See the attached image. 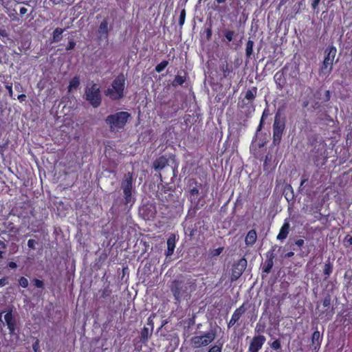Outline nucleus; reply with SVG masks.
<instances>
[{
  "label": "nucleus",
  "mask_w": 352,
  "mask_h": 352,
  "mask_svg": "<svg viewBox=\"0 0 352 352\" xmlns=\"http://www.w3.org/2000/svg\"><path fill=\"white\" fill-rule=\"evenodd\" d=\"M170 289L175 299L180 302L197 289V280L190 275L181 274L171 282Z\"/></svg>",
  "instance_id": "1"
},
{
  "label": "nucleus",
  "mask_w": 352,
  "mask_h": 352,
  "mask_svg": "<svg viewBox=\"0 0 352 352\" xmlns=\"http://www.w3.org/2000/svg\"><path fill=\"white\" fill-rule=\"evenodd\" d=\"M130 117L129 113L119 111L108 116L105 119V122L111 131H118L124 127Z\"/></svg>",
  "instance_id": "2"
},
{
  "label": "nucleus",
  "mask_w": 352,
  "mask_h": 352,
  "mask_svg": "<svg viewBox=\"0 0 352 352\" xmlns=\"http://www.w3.org/2000/svg\"><path fill=\"white\" fill-rule=\"evenodd\" d=\"M125 78L123 74L118 76L111 86L104 91V94L111 100H119L124 96Z\"/></svg>",
  "instance_id": "3"
},
{
  "label": "nucleus",
  "mask_w": 352,
  "mask_h": 352,
  "mask_svg": "<svg viewBox=\"0 0 352 352\" xmlns=\"http://www.w3.org/2000/svg\"><path fill=\"white\" fill-rule=\"evenodd\" d=\"M121 189L123 191L124 204L132 205L135 201L132 197V193L134 191L132 173H128L124 175L121 182Z\"/></svg>",
  "instance_id": "4"
},
{
  "label": "nucleus",
  "mask_w": 352,
  "mask_h": 352,
  "mask_svg": "<svg viewBox=\"0 0 352 352\" xmlns=\"http://www.w3.org/2000/svg\"><path fill=\"white\" fill-rule=\"evenodd\" d=\"M85 98L93 107H99L102 101L100 86L96 83L87 85L85 91Z\"/></svg>",
  "instance_id": "5"
},
{
  "label": "nucleus",
  "mask_w": 352,
  "mask_h": 352,
  "mask_svg": "<svg viewBox=\"0 0 352 352\" xmlns=\"http://www.w3.org/2000/svg\"><path fill=\"white\" fill-rule=\"evenodd\" d=\"M217 337V331L212 329L201 336H193L190 339V344L194 349L204 347L212 343Z\"/></svg>",
  "instance_id": "6"
},
{
  "label": "nucleus",
  "mask_w": 352,
  "mask_h": 352,
  "mask_svg": "<svg viewBox=\"0 0 352 352\" xmlns=\"http://www.w3.org/2000/svg\"><path fill=\"white\" fill-rule=\"evenodd\" d=\"M285 127L284 119L280 117L279 113H276L273 124V144L274 145L280 144Z\"/></svg>",
  "instance_id": "7"
},
{
  "label": "nucleus",
  "mask_w": 352,
  "mask_h": 352,
  "mask_svg": "<svg viewBox=\"0 0 352 352\" xmlns=\"http://www.w3.org/2000/svg\"><path fill=\"white\" fill-rule=\"evenodd\" d=\"M337 50L334 46H329L326 50L327 55L324 57L321 71L324 73H329L333 68V61L336 55Z\"/></svg>",
  "instance_id": "8"
},
{
  "label": "nucleus",
  "mask_w": 352,
  "mask_h": 352,
  "mask_svg": "<svg viewBox=\"0 0 352 352\" xmlns=\"http://www.w3.org/2000/svg\"><path fill=\"white\" fill-rule=\"evenodd\" d=\"M247 261L245 258H241L234 263L232 266V275H231V280L235 281L245 271L247 267Z\"/></svg>",
  "instance_id": "9"
},
{
  "label": "nucleus",
  "mask_w": 352,
  "mask_h": 352,
  "mask_svg": "<svg viewBox=\"0 0 352 352\" xmlns=\"http://www.w3.org/2000/svg\"><path fill=\"white\" fill-rule=\"evenodd\" d=\"M265 337L261 335L253 337L249 346V351L258 352V351L262 348L263 344L265 343Z\"/></svg>",
  "instance_id": "10"
},
{
  "label": "nucleus",
  "mask_w": 352,
  "mask_h": 352,
  "mask_svg": "<svg viewBox=\"0 0 352 352\" xmlns=\"http://www.w3.org/2000/svg\"><path fill=\"white\" fill-rule=\"evenodd\" d=\"M108 20L104 19L100 24L98 30V36L99 39H107L109 36Z\"/></svg>",
  "instance_id": "11"
},
{
  "label": "nucleus",
  "mask_w": 352,
  "mask_h": 352,
  "mask_svg": "<svg viewBox=\"0 0 352 352\" xmlns=\"http://www.w3.org/2000/svg\"><path fill=\"white\" fill-rule=\"evenodd\" d=\"M4 320L5 322H6L10 333L11 334L14 333L16 328V322L14 318H13L12 311H8L5 314Z\"/></svg>",
  "instance_id": "12"
},
{
  "label": "nucleus",
  "mask_w": 352,
  "mask_h": 352,
  "mask_svg": "<svg viewBox=\"0 0 352 352\" xmlns=\"http://www.w3.org/2000/svg\"><path fill=\"white\" fill-rule=\"evenodd\" d=\"M290 230V224L287 220L285 221L283 225L280 228L278 234L276 239L279 241H284L288 236Z\"/></svg>",
  "instance_id": "13"
},
{
  "label": "nucleus",
  "mask_w": 352,
  "mask_h": 352,
  "mask_svg": "<svg viewBox=\"0 0 352 352\" xmlns=\"http://www.w3.org/2000/svg\"><path fill=\"white\" fill-rule=\"evenodd\" d=\"M245 309L244 308L243 305L236 309L233 313L232 318L228 323V327L234 325L235 323L239 320L241 316L245 313Z\"/></svg>",
  "instance_id": "14"
},
{
  "label": "nucleus",
  "mask_w": 352,
  "mask_h": 352,
  "mask_svg": "<svg viewBox=\"0 0 352 352\" xmlns=\"http://www.w3.org/2000/svg\"><path fill=\"white\" fill-rule=\"evenodd\" d=\"M274 80L278 89L281 90L286 83L284 72L279 71L274 75Z\"/></svg>",
  "instance_id": "15"
},
{
  "label": "nucleus",
  "mask_w": 352,
  "mask_h": 352,
  "mask_svg": "<svg viewBox=\"0 0 352 352\" xmlns=\"http://www.w3.org/2000/svg\"><path fill=\"white\" fill-rule=\"evenodd\" d=\"M175 248V235L171 234L167 239V250L166 252V256H171Z\"/></svg>",
  "instance_id": "16"
},
{
  "label": "nucleus",
  "mask_w": 352,
  "mask_h": 352,
  "mask_svg": "<svg viewBox=\"0 0 352 352\" xmlns=\"http://www.w3.org/2000/svg\"><path fill=\"white\" fill-rule=\"evenodd\" d=\"M168 159L161 156L153 162V167L155 170H162L168 164Z\"/></svg>",
  "instance_id": "17"
},
{
  "label": "nucleus",
  "mask_w": 352,
  "mask_h": 352,
  "mask_svg": "<svg viewBox=\"0 0 352 352\" xmlns=\"http://www.w3.org/2000/svg\"><path fill=\"white\" fill-rule=\"evenodd\" d=\"M257 239V234L254 230H250L245 239V243L247 245H252L255 243Z\"/></svg>",
  "instance_id": "18"
},
{
  "label": "nucleus",
  "mask_w": 352,
  "mask_h": 352,
  "mask_svg": "<svg viewBox=\"0 0 352 352\" xmlns=\"http://www.w3.org/2000/svg\"><path fill=\"white\" fill-rule=\"evenodd\" d=\"M276 248H277V246L276 245H274L272 247V251L268 252V256L270 257L268 261H267V266L265 268L264 270V272H266V273H269L271 270V269L273 267V261L272 259L274 258V252L275 251ZM278 250L280 249V247H278Z\"/></svg>",
  "instance_id": "19"
},
{
  "label": "nucleus",
  "mask_w": 352,
  "mask_h": 352,
  "mask_svg": "<svg viewBox=\"0 0 352 352\" xmlns=\"http://www.w3.org/2000/svg\"><path fill=\"white\" fill-rule=\"evenodd\" d=\"M65 29H61L59 28H56L53 32L52 42L57 43L62 39V34Z\"/></svg>",
  "instance_id": "20"
},
{
  "label": "nucleus",
  "mask_w": 352,
  "mask_h": 352,
  "mask_svg": "<svg viewBox=\"0 0 352 352\" xmlns=\"http://www.w3.org/2000/svg\"><path fill=\"white\" fill-rule=\"evenodd\" d=\"M80 85V79L78 77H74L69 82V85L68 87V91L69 92L73 91V90L76 89Z\"/></svg>",
  "instance_id": "21"
},
{
  "label": "nucleus",
  "mask_w": 352,
  "mask_h": 352,
  "mask_svg": "<svg viewBox=\"0 0 352 352\" xmlns=\"http://www.w3.org/2000/svg\"><path fill=\"white\" fill-rule=\"evenodd\" d=\"M256 92L257 89L256 87H253L246 91L245 98L248 100H254L256 97Z\"/></svg>",
  "instance_id": "22"
},
{
  "label": "nucleus",
  "mask_w": 352,
  "mask_h": 352,
  "mask_svg": "<svg viewBox=\"0 0 352 352\" xmlns=\"http://www.w3.org/2000/svg\"><path fill=\"white\" fill-rule=\"evenodd\" d=\"M320 332L316 331L312 334V344L314 346V349H316L320 345Z\"/></svg>",
  "instance_id": "23"
},
{
  "label": "nucleus",
  "mask_w": 352,
  "mask_h": 352,
  "mask_svg": "<svg viewBox=\"0 0 352 352\" xmlns=\"http://www.w3.org/2000/svg\"><path fill=\"white\" fill-rule=\"evenodd\" d=\"M332 270H333L332 264L330 262L325 263V265L324 266V270H323L324 274L325 275L324 279H327L329 276V275L332 272Z\"/></svg>",
  "instance_id": "24"
},
{
  "label": "nucleus",
  "mask_w": 352,
  "mask_h": 352,
  "mask_svg": "<svg viewBox=\"0 0 352 352\" xmlns=\"http://www.w3.org/2000/svg\"><path fill=\"white\" fill-rule=\"evenodd\" d=\"M254 42L249 40L246 44L245 54L248 57H250L253 52Z\"/></svg>",
  "instance_id": "25"
},
{
  "label": "nucleus",
  "mask_w": 352,
  "mask_h": 352,
  "mask_svg": "<svg viewBox=\"0 0 352 352\" xmlns=\"http://www.w3.org/2000/svg\"><path fill=\"white\" fill-rule=\"evenodd\" d=\"M185 82V78L184 76L177 75L175 76L174 80L172 82L173 86L176 87L177 85H182Z\"/></svg>",
  "instance_id": "26"
},
{
  "label": "nucleus",
  "mask_w": 352,
  "mask_h": 352,
  "mask_svg": "<svg viewBox=\"0 0 352 352\" xmlns=\"http://www.w3.org/2000/svg\"><path fill=\"white\" fill-rule=\"evenodd\" d=\"M167 65H168V61L164 60L155 67V71L157 72H161L166 68V67Z\"/></svg>",
  "instance_id": "27"
},
{
  "label": "nucleus",
  "mask_w": 352,
  "mask_h": 352,
  "mask_svg": "<svg viewBox=\"0 0 352 352\" xmlns=\"http://www.w3.org/2000/svg\"><path fill=\"white\" fill-rule=\"evenodd\" d=\"M190 199L191 201H195L197 199V195L199 194V190L197 188H193L190 190Z\"/></svg>",
  "instance_id": "28"
},
{
  "label": "nucleus",
  "mask_w": 352,
  "mask_h": 352,
  "mask_svg": "<svg viewBox=\"0 0 352 352\" xmlns=\"http://www.w3.org/2000/svg\"><path fill=\"white\" fill-rule=\"evenodd\" d=\"M185 17H186V10L185 9H183L181 11L179 19V25L180 26H182L185 22Z\"/></svg>",
  "instance_id": "29"
},
{
  "label": "nucleus",
  "mask_w": 352,
  "mask_h": 352,
  "mask_svg": "<svg viewBox=\"0 0 352 352\" xmlns=\"http://www.w3.org/2000/svg\"><path fill=\"white\" fill-rule=\"evenodd\" d=\"M234 36V32L230 30H227L225 32V37L228 40V42H230L232 41Z\"/></svg>",
  "instance_id": "30"
},
{
  "label": "nucleus",
  "mask_w": 352,
  "mask_h": 352,
  "mask_svg": "<svg viewBox=\"0 0 352 352\" xmlns=\"http://www.w3.org/2000/svg\"><path fill=\"white\" fill-rule=\"evenodd\" d=\"M254 330H255V332L257 333H263L265 331V325L258 323V324H256Z\"/></svg>",
  "instance_id": "31"
},
{
  "label": "nucleus",
  "mask_w": 352,
  "mask_h": 352,
  "mask_svg": "<svg viewBox=\"0 0 352 352\" xmlns=\"http://www.w3.org/2000/svg\"><path fill=\"white\" fill-rule=\"evenodd\" d=\"M223 248H217V249H214L211 252H210V255L214 257V256H218L223 251Z\"/></svg>",
  "instance_id": "32"
},
{
  "label": "nucleus",
  "mask_w": 352,
  "mask_h": 352,
  "mask_svg": "<svg viewBox=\"0 0 352 352\" xmlns=\"http://www.w3.org/2000/svg\"><path fill=\"white\" fill-rule=\"evenodd\" d=\"M19 285L24 288L27 287L28 286V279L25 277H21L19 279Z\"/></svg>",
  "instance_id": "33"
},
{
  "label": "nucleus",
  "mask_w": 352,
  "mask_h": 352,
  "mask_svg": "<svg viewBox=\"0 0 352 352\" xmlns=\"http://www.w3.org/2000/svg\"><path fill=\"white\" fill-rule=\"evenodd\" d=\"M281 345H280V342L278 340H274L272 344H271V347L274 349V350H278L280 348Z\"/></svg>",
  "instance_id": "34"
},
{
  "label": "nucleus",
  "mask_w": 352,
  "mask_h": 352,
  "mask_svg": "<svg viewBox=\"0 0 352 352\" xmlns=\"http://www.w3.org/2000/svg\"><path fill=\"white\" fill-rule=\"evenodd\" d=\"M331 305V298L329 296H326L323 301H322V305L324 307H329Z\"/></svg>",
  "instance_id": "35"
},
{
  "label": "nucleus",
  "mask_w": 352,
  "mask_h": 352,
  "mask_svg": "<svg viewBox=\"0 0 352 352\" xmlns=\"http://www.w3.org/2000/svg\"><path fill=\"white\" fill-rule=\"evenodd\" d=\"M36 244H37V242L34 239H29L28 241V246L32 250L36 249Z\"/></svg>",
  "instance_id": "36"
},
{
  "label": "nucleus",
  "mask_w": 352,
  "mask_h": 352,
  "mask_svg": "<svg viewBox=\"0 0 352 352\" xmlns=\"http://www.w3.org/2000/svg\"><path fill=\"white\" fill-rule=\"evenodd\" d=\"M208 352H221V346L214 345L209 349Z\"/></svg>",
  "instance_id": "37"
},
{
  "label": "nucleus",
  "mask_w": 352,
  "mask_h": 352,
  "mask_svg": "<svg viewBox=\"0 0 352 352\" xmlns=\"http://www.w3.org/2000/svg\"><path fill=\"white\" fill-rule=\"evenodd\" d=\"M34 285L38 288H42L44 285L43 282L38 279H34Z\"/></svg>",
  "instance_id": "38"
},
{
  "label": "nucleus",
  "mask_w": 352,
  "mask_h": 352,
  "mask_svg": "<svg viewBox=\"0 0 352 352\" xmlns=\"http://www.w3.org/2000/svg\"><path fill=\"white\" fill-rule=\"evenodd\" d=\"M148 336V329L147 327H144L142 331V338L144 339H147Z\"/></svg>",
  "instance_id": "39"
},
{
  "label": "nucleus",
  "mask_w": 352,
  "mask_h": 352,
  "mask_svg": "<svg viewBox=\"0 0 352 352\" xmlns=\"http://www.w3.org/2000/svg\"><path fill=\"white\" fill-rule=\"evenodd\" d=\"M76 46V43L73 41H70L68 43V45L66 47L67 50H73Z\"/></svg>",
  "instance_id": "40"
},
{
  "label": "nucleus",
  "mask_w": 352,
  "mask_h": 352,
  "mask_svg": "<svg viewBox=\"0 0 352 352\" xmlns=\"http://www.w3.org/2000/svg\"><path fill=\"white\" fill-rule=\"evenodd\" d=\"M33 350L34 352H38L39 350V342L36 340L32 345Z\"/></svg>",
  "instance_id": "41"
},
{
  "label": "nucleus",
  "mask_w": 352,
  "mask_h": 352,
  "mask_svg": "<svg viewBox=\"0 0 352 352\" xmlns=\"http://www.w3.org/2000/svg\"><path fill=\"white\" fill-rule=\"evenodd\" d=\"M295 244L299 248H300L303 246V245L305 244V241L303 239H298L295 241Z\"/></svg>",
  "instance_id": "42"
},
{
  "label": "nucleus",
  "mask_w": 352,
  "mask_h": 352,
  "mask_svg": "<svg viewBox=\"0 0 352 352\" xmlns=\"http://www.w3.org/2000/svg\"><path fill=\"white\" fill-rule=\"evenodd\" d=\"M0 36L3 37H8V34L6 30L0 29Z\"/></svg>",
  "instance_id": "43"
},
{
  "label": "nucleus",
  "mask_w": 352,
  "mask_h": 352,
  "mask_svg": "<svg viewBox=\"0 0 352 352\" xmlns=\"http://www.w3.org/2000/svg\"><path fill=\"white\" fill-rule=\"evenodd\" d=\"M320 0H314L312 3H311V7L313 8V9H316L318 4H319V2H320Z\"/></svg>",
  "instance_id": "44"
},
{
  "label": "nucleus",
  "mask_w": 352,
  "mask_h": 352,
  "mask_svg": "<svg viewBox=\"0 0 352 352\" xmlns=\"http://www.w3.org/2000/svg\"><path fill=\"white\" fill-rule=\"evenodd\" d=\"M7 283V279L3 278L0 279V287L6 285Z\"/></svg>",
  "instance_id": "45"
},
{
  "label": "nucleus",
  "mask_w": 352,
  "mask_h": 352,
  "mask_svg": "<svg viewBox=\"0 0 352 352\" xmlns=\"http://www.w3.org/2000/svg\"><path fill=\"white\" fill-rule=\"evenodd\" d=\"M27 12H28V9L26 8H25V7L21 8V9H20V14L21 15L25 14Z\"/></svg>",
  "instance_id": "46"
},
{
  "label": "nucleus",
  "mask_w": 352,
  "mask_h": 352,
  "mask_svg": "<svg viewBox=\"0 0 352 352\" xmlns=\"http://www.w3.org/2000/svg\"><path fill=\"white\" fill-rule=\"evenodd\" d=\"M294 254V253L293 252H289L286 254H285L284 257L285 258H290V257L293 256Z\"/></svg>",
  "instance_id": "47"
},
{
  "label": "nucleus",
  "mask_w": 352,
  "mask_h": 352,
  "mask_svg": "<svg viewBox=\"0 0 352 352\" xmlns=\"http://www.w3.org/2000/svg\"><path fill=\"white\" fill-rule=\"evenodd\" d=\"M16 263L14 262H10L9 263V267L11 268H16Z\"/></svg>",
  "instance_id": "48"
},
{
  "label": "nucleus",
  "mask_w": 352,
  "mask_h": 352,
  "mask_svg": "<svg viewBox=\"0 0 352 352\" xmlns=\"http://www.w3.org/2000/svg\"><path fill=\"white\" fill-rule=\"evenodd\" d=\"M6 245L4 241L0 240V248H6Z\"/></svg>",
  "instance_id": "49"
},
{
  "label": "nucleus",
  "mask_w": 352,
  "mask_h": 352,
  "mask_svg": "<svg viewBox=\"0 0 352 352\" xmlns=\"http://www.w3.org/2000/svg\"><path fill=\"white\" fill-rule=\"evenodd\" d=\"M325 96H326V100H329V98H330V92H329V91H326Z\"/></svg>",
  "instance_id": "50"
},
{
  "label": "nucleus",
  "mask_w": 352,
  "mask_h": 352,
  "mask_svg": "<svg viewBox=\"0 0 352 352\" xmlns=\"http://www.w3.org/2000/svg\"><path fill=\"white\" fill-rule=\"evenodd\" d=\"M226 0H216V2L218 3V4H220V3H225Z\"/></svg>",
  "instance_id": "51"
},
{
  "label": "nucleus",
  "mask_w": 352,
  "mask_h": 352,
  "mask_svg": "<svg viewBox=\"0 0 352 352\" xmlns=\"http://www.w3.org/2000/svg\"><path fill=\"white\" fill-rule=\"evenodd\" d=\"M25 98V96L24 94H21V95L19 96V97H18V98L19 100H23Z\"/></svg>",
  "instance_id": "52"
},
{
  "label": "nucleus",
  "mask_w": 352,
  "mask_h": 352,
  "mask_svg": "<svg viewBox=\"0 0 352 352\" xmlns=\"http://www.w3.org/2000/svg\"><path fill=\"white\" fill-rule=\"evenodd\" d=\"M307 181V179H303L302 181H301V183H300V186H302Z\"/></svg>",
  "instance_id": "53"
},
{
  "label": "nucleus",
  "mask_w": 352,
  "mask_h": 352,
  "mask_svg": "<svg viewBox=\"0 0 352 352\" xmlns=\"http://www.w3.org/2000/svg\"><path fill=\"white\" fill-rule=\"evenodd\" d=\"M207 36L208 38L211 36V30L210 29L207 31Z\"/></svg>",
  "instance_id": "54"
},
{
  "label": "nucleus",
  "mask_w": 352,
  "mask_h": 352,
  "mask_svg": "<svg viewBox=\"0 0 352 352\" xmlns=\"http://www.w3.org/2000/svg\"><path fill=\"white\" fill-rule=\"evenodd\" d=\"M347 241L350 245H352V236L347 239Z\"/></svg>",
  "instance_id": "55"
},
{
  "label": "nucleus",
  "mask_w": 352,
  "mask_h": 352,
  "mask_svg": "<svg viewBox=\"0 0 352 352\" xmlns=\"http://www.w3.org/2000/svg\"><path fill=\"white\" fill-rule=\"evenodd\" d=\"M7 88H8V90H9L10 93H12V87L7 86Z\"/></svg>",
  "instance_id": "56"
},
{
  "label": "nucleus",
  "mask_w": 352,
  "mask_h": 352,
  "mask_svg": "<svg viewBox=\"0 0 352 352\" xmlns=\"http://www.w3.org/2000/svg\"><path fill=\"white\" fill-rule=\"evenodd\" d=\"M3 252L1 250H0V258L3 257Z\"/></svg>",
  "instance_id": "57"
},
{
  "label": "nucleus",
  "mask_w": 352,
  "mask_h": 352,
  "mask_svg": "<svg viewBox=\"0 0 352 352\" xmlns=\"http://www.w3.org/2000/svg\"><path fill=\"white\" fill-rule=\"evenodd\" d=\"M1 314H2V313L0 314V321H2V320H1Z\"/></svg>",
  "instance_id": "58"
}]
</instances>
